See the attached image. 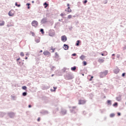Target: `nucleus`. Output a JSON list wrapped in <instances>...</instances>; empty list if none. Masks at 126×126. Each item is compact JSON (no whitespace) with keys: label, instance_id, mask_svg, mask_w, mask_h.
<instances>
[{"label":"nucleus","instance_id":"1","mask_svg":"<svg viewBox=\"0 0 126 126\" xmlns=\"http://www.w3.org/2000/svg\"><path fill=\"white\" fill-rule=\"evenodd\" d=\"M108 74V71H105L103 72L100 73V77H104V76H106V75Z\"/></svg>","mask_w":126,"mask_h":126},{"label":"nucleus","instance_id":"2","mask_svg":"<svg viewBox=\"0 0 126 126\" xmlns=\"http://www.w3.org/2000/svg\"><path fill=\"white\" fill-rule=\"evenodd\" d=\"M32 25L33 27H37V26H38V22L36 21H33L32 23Z\"/></svg>","mask_w":126,"mask_h":126},{"label":"nucleus","instance_id":"3","mask_svg":"<svg viewBox=\"0 0 126 126\" xmlns=\"http://www.w3.org/2000/svg\"><path fill=\"white\" fill-rule=\"evenodd\" d=\"M8 14H9V16H13L14 15V10H11L9 12Z\"/></svg>","mask_w":126,"mask_h":126},{"label":"nucleus","instance_id":"4","mask_svg":"<svg viewBox=\"0 0 126 126\" xmlns=\"http://www.w3.org/2000/svg\"><path fill=\"white\" fill-rule=\"evenodd\" d=\"M61 40L63 41V42H66V41L67 40V38L65 35H63L61 37Z\"/></svg>","mask_w":126,"mask_h":126},{"label":"nucleus","instance_id":"5","mask_svg":"<svg viewBox=\"0 0 126 126\" xmlns=\"http://www.w3.org/2000/svg\"><path fill=\"white\" fill-rule=\"evenodd\" d=\"M86 103V101L85 100H79V105H83V104H85Z\"/></svg>","mask_w":126,"mask_h":126},{"label":"nucleus","instance_id":"6","mask_svg":"<svg viewBox=\"0 0 126 126\" xmlns=\"http://www.w3.org/2000/svg\"><path fill=\"white\" fill-rule=\"evenodd\" d=\"M43 55H44V56H50V55H51V53L49 51H46L43 52Z\"/></svg>","mask_w":126,"mask_h":126},{"label":"nucleus","instance_id":"7","mask_svg":"<svg viewBox=\"0 0 126 126\" xmlns=\"http://www.w3.org/2000/svg\"><path fill=\"white\" fill-rule=\"evenodd\" d=\"M65 11H67L68 12V13H70V12H71L72 10H71V9H70V7H68V8L65 9Z\"/></svg>","mask_w":126,"mask_h":126},{"label":"nucleus","instance_id":"8","mask_svg":"<svg viewBox=\"0 0 126 126\" xmlns=\"http://www.w3.org/2000/svg\"><path fill=\"white\" fill-rule=\"evenodd\" d=\"M98 62L100 63H104V59H99L98 60Z\"/></svg>","mask_w":126,"mask_h":126},{"label":"nucleus","instance_id":"9","mask_svg":"<svg viewBox=\"0 0 126 126\" xmlns=\"http://www.w3.org/2000/svg\"><path fill=\"white\" fill-rule=\"evenodd\" d=\"M63 48L65 50H68V46L67 45H66V44H64Z\"/></svg>","mask_w":126,"mask_h":126},{"label":"nucleus","instance_id":"10","mask_svg":"<svg viewBox=\"0 0 126 126\" xmlns=\"http://www.w3.org/2000/svg\"><path fill=\"white\" fill-rule=\"evenodd\" d=\"M114 71V73H116V74H118V73L120 72V70H119V69H115Z\"/></svg>","mask_w":126,"mask_h":126},{"label":"nucleus","instance_id":"11","mask_svg":"<svg viewBox=\"0 0 126 126\" xmlns=\"http://www.w3.org/2000/svg\"><path fill=\"white\" fill-rule=\"evenodd\" d=\"M4 25V21H0V26H3Z\"/></svg>","mask_w":126,"mask_h":126},{"label":"nucleus","instance_id":"12","mask_svg":"<svg viewBox=\"0 0 126 126\" xmlns=\"http://www.w3.org/2000/svg\"><path fill=\"white\" fill-rule=\"evenodd\" d=\"M80 59L82 60V61H83L85 59V56L84 55H82L81 57H80Z\"/></svg>","mask_w":126,"mask_h":126},{"label":"nucleus","instance_id":"13","mask_svg":"<svg viewBox=\"0 0 126 126\" xmlns=\"http://www.w3.org/2000/svg\"><path fill=\"white\" fill-rule=\"evenodd\" d=\"M51 50H52V53H54L55 50H56V49L54 48V47H51Z\"/></svg>","mask_w":126,"mask_h":126},{"label":"nucleus","instance_id":"14","mask_svg":"<svg viewBox=\"0 0 126 126\" xmlns=\"http://www.w3.org/2000/svg\"><path fill=\"white\" fill-rule=\"evenodd\" d=\"M110 118H114V117H115V114L114 113H112L110 115Z\"/></svg>","mask_w":126,"mask_h":126},{"label":"nucleus","instance_id":"15","mask_svg":"<svg viewBox=\"0 0 126 126\" xmlns=\"http://www.w3.org/2000/svg\"><path fill=\"white\" fill-rule=\"evenodd\" d=\"M71 70H75V69H76V66H74L71 68Z\"/></svg>","mask_w":126,"mask_h":126},{"label":"nucleus","instance_id":"16","mask_svg":"<svg viewBox=\"0 0 126 126\" xmlns=\"http://www.w3.org/2000/svg\"><path fill=\"white\" fill-rule=\"evenodd\" d=\"M22 88L23 90H26L27 89V87L26 86H23Z\"/></svg>","mask_w":126,"mask_h":126},{"label":"nucleus","instance_id":"17","mask_svg":"<svg viewBox=\"0 0 126 126\" xmlns=\"http://www.w3.org/2000/svg\"><path fill=\"white\" fill-rule=\"evenodd\" d=\"M35 41L36 42V43H39L40 42V39H36Z\"/></svg>","mask_w":126,"mask_h":126},{"label":"nucleus","instance_id":"18","mask_svg":"<svg viewBox=\"0 0 126 126\" xmlns=\"http://www.w3.org/2000/svg\"><path fill=\"white\" fill-rule=\"evenodd\" d=\"M15 5H16V6H17L18 7H20V4H17V2H16V3H15Z\"/></svg>","mask_w":126,"mask_h":126},{"label":"nucleus","instance_id":"19","mask_svg":"<svg viewBox=\"0 0 126 126\" xmlns=\"http://www.w3.org/2000/svg\"><path fill=\"white\" fill-rule=\"evenodd\" d=\"M72 18V16L71 15H69L67 16V18H68V19H70V18Z\"/></svg>","mask_w":126,"mask_h":126},{"label":"nucleus","instance_id":"20","mask_svg":"<svg viewBox=\"0 0 126 126\" xmlns=\"http://www.w3.org/2000/svg\"><path fill=\"white\" fill-rule=\"evenodd\" d=\"M40 32H41L42 34H44L45 33L43 29H40Z\"/></svg>","mask_w":126,"mask_h":126},{"label":"nucleus","instance_id":"21","mask_svg":"<svg viewBox=\"0 0 126 126\" xmlns=\"http://www.w3.org/2000/svg\"><path fill=\"white\" fill-rule=\"evenodd\" d=\"M55 57L59 58V54H58L57 52L55 53Z\"/></svg>","mask_w":126,"mask_h":126},{"label":"nucleus","instance_id":"22","mask_svg":"<svg viewBox=\"0 0 126 126\" xmlns=\"http://www.w3.org/2000/svg\"><path fill=\"white\" fill-rule=\"evenodd\" d=\"M83 65H86L87 64V63H86L85 61H84L83 62Z\"/></svg>","mask_w":126,"mask_h":126},{"label":"nucleus","instance_id":"23","mask_svg":"<svg viewBox=\"0 0 126 126\" xmlns=\"http://www.w3.org/2000/svg\"><path fill=\"white\" fill-rule=\"evenodd\" d=\"M79 43H80V41L77 40V43L76 44V46H79Z\"/></svg>","mask_w":126,"mask_h":126},{"label":"nucleus","instance_id":"24","mask_svg":"<svg viewBox=\"0 0 126 126\" xmlns=\"http://www.w3.org/2000/svg\"><path fill=\"white\" fill-rule=\"evenodd\" d=\"M27 95V92H24L23 93V96H26Z\"/></svg>","mask_w":126,"mask_h":126},{"label":"nucleus","instance_id":"25","mask_svg":"<svg viewBox=\"0 0 126 126\" xmlns=\"http://www.w3.org/2000/svg\"><path fill=\"white\" fill-rule=\"evenodd\" d=\"M20 56H21V57H24V53H23V52H21V53H20Z\"/></svg>","mask_w":126,"mask_h":126},{"label":"nucleus","instance_id":"26","mask_svg":"<svg viewBox=\"0 0 126 126\" xmlns=\"http://www.w3.org/2000/svg\"><path fill=\"white\" fill-rule=\"evenodd\" d=\"M89 77H91V79L89 80L90 81H91V80H92V79L93 78V76H91V75H89Z\"/></svg>","mask_w":126,"mask_h":126},{"label":"nucleus","instance_id":"27","mask_svg":"<svg viewBox=\"0 0 126 126\" xmlns=\"http://www.w3.org/2000/svg\"><path fill=\"white\" fill-rule=\"evenodd\" d=\"M31 34H32V36H35V33L33 32H31Z\"/></svg>","mask_w":126,"mask_h":126},{"label":"nucleus","instance_id":"28","mask_svg":"<svg viewBox=\"0 0 126 126\" xmlns=\"http://www.w3.org/2000/svg\"><path fill=\"white\" fill-rule=\"evenodd\" d=\"M113 106H114V107H116V106H118V103L115 102V103L113 104Z\"/></svg>","mask_w":126,"mask_h":126},{"label":"nucleus","instance_id":"29","mask_svg":"<svg viewBox=\"0 0 126 126\" xmlns=\"http://www.w3.org/2000/svg\"><path fill=\"white\" fill-rule=\"evenodd\" d=\"M107 103L108 104H111V100H107Z\"/></svg>","mask_w":126,"mask_h":126},{"label":"nucleus","instance_id":"30","mask_svg":"<svg viewBox=\"0 0 126 126\" xmlns=\"http://www.w3.org/2000/svg\"><path fill=\"white\" fill-rule=\"evenodd\" d=\"M87 2V0H85L84 1V4H85V3H86Z\"/></svg>","mask_w":126,"mask_h":126},{"label":"nucleus","instance_id":"31","mask_svg":"<svg viewBox=\"0 0 126 126\" xmlns=\"http://www.w3.org/2000/svg\"><path fill=\"white\" fill-rule=\"evenodd\" d=\"M126 75V73H123L122 74V76H125Z\"/></svg>","mask_w":126,"mask_h":126},{"label":"nucleus","instance_id":"32","mask_svg":"<svg viewBox=\"0 0 126 126\" xmlns=\"http://www.w3.org/2000/svg\"><path fill=\"white\" fill-rule=\"evenodd\" d=\"M72 56H73L74 57L76 56V53H74L72 54Z\"/></svg>","mask_w":126,"mask_h":126},{"label":"nucleus","instance_id":"33","mask_svg":"<svg viewBox=\"0 0 126 126\" xmlns=\"http://www.w3.org/2000/svg\"><path fill=\"white\" fill-rule=\"evenodd\" d=\"M54 91H56V89H57V87H54Z\"/></svg>","mask_w":126,"mask_h":126},{"label":"nucleus","instance_id":"34","mask_svg":"<svg viewBox=\"0 0 126 126\" xmlns=\"http://www.w3.org/2000/svg\"><path fill=\"white\" fill-rule=\"evenodd\" d=\"M40 118H38L37 119V122H40Z\"/></svg>","mask_w":126,"mask_h":126},{"label":"nucleus","instance_id":"35","mask_svg":"<svg viewBox=\"0 0 126 126\" xmlns=\"http://www.w3.org/2000/svg\"><path fill=\"white\" fill-rule=\"evenodd\" d=\"M63 15H64V14H63V13H61V16H63Z\"/></svg>","mask_w":126,"mask_h":126},{"label":"nucleus","instance_id":"36","mask_svg":"<svg viewBox=\"0 0 126 126\" xmlns=\"http://www.w3.org/2000/svg\"><path fill=\"white\" fill-rule=\"evenodd\" d=\"M44 4L45 5H48V4H47V3L46 2H45L44 3Z\"/></svg>","mask_w":126,"mask_h":126},{"label":"nucleus","instance_id":"37","mask_svg":"<svg viewBox=\"0 0 126 126\" xmlns=\"http://www.w3.org/2000/svg\"><path fill=\"white\" fill-rule=\"evenodd\" d=\"M118 116H121V113H120L119 112L118 113Z\"/></svg>","mask_w":126,"mask_h":126},{"label":"nucleus","instance_id":"38","mask_svg":"<svg viewBox=\"0 0 126 126\" xmlns=\"http://www.w3.org/2000/svg\"><path fill=\"white\" fill-rule=\"evenodd\" d=\"M19 60H20V58H18L17 59V61L18 62L19 61Z\"/></svg>","mask_w":126,"mask_h":126},{"label":"nucleus","instance_id":"39","mask_svg":"<svg viewBox=\"0 0 126 126\" xmlns=\"http://www.w3.org/2000/svg\"><path fill=\"white\" fill-rule=\"evenodd\" d=\"M27 5H28V6H29V5H30V3H27Z\"/></svg>","mask_w":126,"mask_h":126},{"label":"nucleus","instance_id":"40","mask_svg":"<svg viewBox=\"0 0 126 126\" xmlns=\"http://www.w3.org/2000/svg\"><path fill=\"white\" fill-rule=\"evenodd\" d=\"M101 56H105V55H104V54H103V53H101Z\"/></svg>","mask_w":126,"mask_h":126},{"label":"nucleus","instance_id":"41","mask_svg":"<svg viewBox=\"0 0 126 126\" xmlns=\"http://www.w3.org/2000/svg\"><path fill=\"white\" fill-rule=\"evenodd\" d=\"M31 107H32L31 105H29V108H31Z\"/></svg>","mask_w":126,"mask_h":126},{"label":"nucleus","instance_id":"42","mask_svg":"<svg viewBox=\"0 0 126 126\" xmlns=\"http://www.w3.org/2000/svg\"><path fill=\"white\" fill-rule=\"evenodd\" d=\"M67 6H68V7H69V4H67Z\"/></svg>","mask_w":126,"mask_h":126},{"label":"nucleus","instance_id":"43","mask_svg":"<svg viewBox=\"0 0 126 126\" xmlns=\"http://www.w3.org/2000/svg\"><path fill=\"white\" fill-rule=\"evenodd\" d=\"M43 52V50H41L39 53H42Z\"/></svg>","mask_w":126,"mask_h":126},{"label":"nucleus","instance_id":"44","mask_svg":"<svg viewBox=\"0 0 126 126\" xmlns=\"http://www.w3.org/2000/svg\"><path fill=\"white\" fill-rule=\"evenodd\" d=\"M28 8L29 9V8H30V6H29L28 7Z\"/></svg>","mask_w":126,"mask_h":126},{"label":"nucleus","instance_id":"45","mask_svg":"<svg viewBox=\"0 0 126 126\" xmlns=\"http://www.w3.org/2000/svg\"><path fill=\"white\" fill-rule=\"evenodd\" d=\"M27 59H28V58H27V57L25 58V60H27Z\"/></svg>","mask_w":126,"mask_h":126},{"label":"nucleus","instance_id":"46","mask_svg":"<svg viewBox=\"0 0 126 126\" xmlns=\"http://www.w3.org/2000/svg\"><path fill=\"white\" fill-rule=\"evenodd\" d=\"M32 3H34V1H32Z\"/></svg>","mask_w":126,"mask_h":126},{"label":"nucleus","instance_id":"47","mask_svg":"<svg viewBox=\"0 0 126 126\" xmlns=\"http://www.w3.org/2000/svg\"><path fill=\"white\" fill-rule=\"evenodd\" d=\"M52 76H54V74H52Z\"/></svg>","mask_w":126,"mask_h":126},{"label":"nucleus","instance_id":"48","mask_svg":"<svg viewBox=\"0 0 126 126\" xmlns=\"http://www.w3.org/2000/svg\"><path fill=\"white\" fill-rule=\"evenodd\" d=\"M114 55H115V54H113V55H112V56H114Z\"/></svg>","mask_w":126,"mask_h":126},{"label":"nucleus","instance_id":"49","mask_svg":"<svg viewBox=\"0 0 126 126\" xmlns=\"http://www.w3.org/2000/svg\"><path fill=\"white\" fill-rule=\"evenodd\" d=\"M83 76H84V74H83Z\"/></svg>","mask_w":126,"mask_h":126},{"label":"nucleus","instance_id":"50","mask_svg":"<svg viewBox=\"0 0 126 126\" xmlns=\"http://www.w3.org/2000/svg\"><path fill=\"white\" fill-rule=\"evenodd\" d=\"M74 108H76V107H74Z\"/></svg>","mask_w":126,"mask_h":126}]
</instances>
